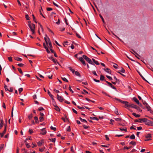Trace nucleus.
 <instances>
[{"label":"nucleus","mask_w":153,"mask_h":153,"mask_svg":"<svg viewBox=\"0 0 153 153\" xmlns=\"http://www.w3.org/2000/svg\"><path fill=\"white\" fill-rule=\"evenodd\" d=\"M114 99L117 101H118L121 102L123 104H125V105L126 107L130 108L131 107V108H135L136 105H135L131 103L128 104V102L126 101H122L120 99L117 98H115Z\"/></svg>","instance_id":"1"},{"label":"nucleus","mask_w":153,"mask_h":153,"mask_svg":"<svg viewBox=\"0 0 153 153\" xmlns=\"http://www.w3.org/2000/svg\"><path fill=\"white\" fill-rule=\"evenodd\" d=\"M145 124L146 125L149 126H153V122L147 119V120H146Z\"/></svg>","instance_id":"2"},{"label":"nucleus","mask_w":153,"mask_h":153,"mask_svg":"<svg viewBox=\"0 0 153 153\" xmlns=\"http://www.w3.org/2000/svg\"><path fill=\"white\" fill-rule=\"evenodd\" d=\"M142 101H143V104L144 105H145V106L146 107V108L148 111H150V108L151 107H150V106L145 101H143V100H142Z\"/></svg>","instance_id":"3"},{"label":"nucleus","mask_w":153,"mask_h":153,"mask_svg":"<svg viewBox=\"0 0 153 153\" xmlns=\"http://www.w3.org/2000/svg\"><path fill=\"white\" fill-rule=\"evenodd\" d=\"M57 98L60 102H61L64 100L63 97L59 96L58 94L57 95Z\"/></svg>","instance_id":"4"},{"label":"nucleus","mask_w":153,"mask_h":153,"mask_svg":"<svg viewBox=\"0 0 153 153\" xmlns=\"http://www.w3.org/2000/svg\"><path fill=\"white\" fill-rule=\"evenodd\" d=\"M28 26L30 29V30L32 32V34H34L35 33V29L33 28L30 25H28Z\"/></svg>","instance_id":"5"},{"label":"nucleus","mask_w":153,"mask_h":153,"mask_svg":"<svg viewBox=\"0 0 153 153\" xmlns=\"http://www.w3.org/2000/svg\"><path fill=\"white\" fill-rule=\"evenodd\" d=\"M79 60L81 61V62L84 65H86L85 62L83 58L82 57H80L79 59Z\"/></svg>","instance_id":"6"},{"label":"nucleus","mask_w":153,"mask_h":153,"mask_svg":"<svg viewBox=\"0 0 153 153\" xmlns=\"http://www.w3.org/2000/svg\"><path fill=\"white\" fill-rule=\"evenodd\" d=\"M86 60L87 61L89 64H90L93 65H94V64L91 61V59L89 58H88Z\"/></svg>","instance_id":"7"},{"label":"nucleus","mask_w":153,"mask_h":153,"mask_svg":"<svg viewBox=\"0 0 153 153\" xmlns=\"http://www.w3.org/2000/svg\"><path fill=\"white\" fill-rule=\"evenodd\" d=\"M41 131H42V132H41V133L42 135H45V134H46V131L45 130V128L42 129L41 130Z\"/></svg>","instance_id":"8"},{"label":"nucleus","mask_w":153,"mask_h":153,"mask_svg":"<svg viewBox=\"0 0 153 153\" xmlns=\"http://www.w3.org/2000/svg\"><path fill=\"white\" fill-rule=\"evenodd\" d=\"M0 129H1L2 127L3 126V124H4V122L2 119H1L0 120Z\"/></svg>","instance_id":"9"},{"label":"nucleus","mask_w":153,"mask_h":153,"mask_svg":"<svg viewBox=\"0 0 153 153\" xmlns=\"http://www.w3.org/2000/svg\"><path fill=\"white\" fill-rule=\"evenodd\" d=\"M14 59L16 60L17 61H21L22 60V59H21V58H20L18 57H14Z\"/></svg>","instance_id":"10"},{"label":"nucleus","mask_w":153,"mask_h":153,"mask_svg":"<svg viewBox=\"0 0 153 153\" xmlns=\"http://www.w3.org/2000/svg\"><path fill=\"white\" fill-rule=\"evenodd\" d=\"M133 99L134 100L137 104H139L140 102L136 98V97H134L133 98Z\"/></svg>","instance_id":"11"},{"label":"nucleus","mask_w":153,"mask_h":153,"mask_svg":"<svg viewBox=\"0 0 153 153\" xmlns=\"http://www.w3.org/2000/svg\"><path fill=\"white\" fill-rule=\"evenodd\" d=\"M104 70L107 73L111 74V70L108 68H106V69H104Z\"/></svg>","instance_id":"12"},{"label":"nucleus","mask_w":153,"mask_h":153,"mask_svg":"<svg viewBox=\"0 0 153 153\" xmlns=\"http://www.w3.org/2000/svg\"><path fill=\"white\" fill-rule=\"evenodd\" d=\"M132 114L134 116L136 117H140V115L139 114H137L136 113H133Z\"/></svg>","instance_id":"13"},{"label":"nucleus","mask_w":153,"mask_h":153,"mask_svg":"<svg viewBox=\"0 0 153 153\" xmlns=\"http://www.w3.org/2000/svg\"><path fill=\"white\" fill-rule=\"evenodd\" d=\"M147 119L146 118H143L142 119H139V120H141L142 121V122H145L146 123V120H147Z\"/></svg>","instance_id":"14"},{"label":"nucleus","mask_w":153,"mask_h":153,"mask_svg":"<svg viewBox=\"0 0 153 153\" xmlns=\"http://www.w3.org/2000/svg\"><path fill=\"white\" fill-rule=\"evenodd\" d=\"M68 68L74 74V72L75 71L74 70L72 69V68L71 67H68Z\"/></svg>","instance_id":"15"},{"label":"nucleus","mask_w":153,"mask_h":153,"mask_svg":"<svg viewBox=\"0 0 153 153\" xmlns=\"http://www.w3.org/2000/svg\"><path fill=\"white\" fill-rule=\"evenodd\" d=\"M79 119L81 120V121L82 122H85L86 123L87 122V121L85 120L84 119H82L81 117H79Z\"/></svg>","instance_id":"16"},{"label":"nucleus","mask_w":153,"mask_h":153,"mask_svg":"<svg viewBox=\"0 0 153 153\" xmlns=\"http://www.w3.org/2000/svg\"><path fill=\"white\" fill-rule=\"evenodd\" d=\"M137 71L138 73L139 74V75L140 76L142 77V78L143 79L145 80V78L141 74L140 72L138 71V70H137Z\"/></svg>","instance_id":"17"},{"label":"nucleus","mask_w":153,"mask_h":153,"mask_svg":"<svg viewBox=\"0 0 153 153\" xmlns=\"http://www.w3.org/2000/svg\"><path fill=\"white\" fill-rule=\"evenodd\" d=\"M135 109H137L140 112H141L142 111V110L140 109V108H139V107L137 106V105L135 108Z\"/></svg>","instance_id":"18"},{"label":"nucleus","mask_w":153,"mask_h":153,"mask_svg":"<svg viewBox=\"0 0 153 153\" xmlns=\"http://www.w3.org/2000/svg\"><path fill=\"white\" fill-rule=\"evenodd\" d=\"M54 107H55V109L57 111H60V109L59 108V107L57 105H56L55 106H54Z\"/></svg>","instance_id":"19"},{"label":"nucleus","mask_w":153,"mask_h":153,"mask_svg":"<svg viewBox=\"0 0 153 153\" xmlns=\"http://www.w3.org/2000/svg\"><path fill=\"white\" fill-rule=\"evenodd\" d=\"M74 73H75V74L76 75L78 76L79 77L80 76V75L79 74V73L77 71H75Z\"/></svg>","instance_id":"20"},{"label":"nucleus","mask_w":153,"mask_h":153,"mask_svg":"<svg viewBox=\"0 0 153 153\" xmlns=\"http://www.w3.org/2000/svg\"><path fill=\"white\" fill-rule=\"evenodd\" d=\"M61 78L64 81L66 82H68V81L65 77H62Z\"/></svg>","instance_id":"21"},{"label":"nucleus","mask_w":153,"mask_h":153,"mask_svg":"<svg viewBox=\"0 0 153 153\" xmlns=\"http://www.w3.org/2000/svg\"><path fill=\"white\" fill-rule=\"evenodd\" d=\"M34 119L35 120V122L36 123H39V120L38 119V117L36 116L34 117Z\"/></svg>","instance_id":"22"},{"label":"nucleus","mask_w":153,"mask_h":153,"mask_svg":"<svg viewBox=\"0 0 153 153\" xmlns=\"http://www.w3.org/2000/svg\"><path fill=\"white\" fill-rule=\"evenodd\" d=\"M111 33H112V34L115 36L120 41L123 42L119 37L117 36L116 35H115L112 31L111 32Z\"/></svg>","instance_id":"23"},{"label":"nucleus","mask_w":153,"mask_h":153,"mask_svg":"<svg viewBox=\"0 0 153 153\" xmlns=\"http://www.w3.org/2000/svg\"><path fill=\"white\" fill-rule=\"evenodd\" d=\"M130 138L132 139H134L135 138V136L134 134H132L130 137Z\"/></svg>","instance_id":"24"},{"label":"nucleus","mask_w":153,"mask_h":153,"mask_svg":"<svg viewBox=\"0 0 153 153\" xmlns=\"http://www.w3.org/2000/svg\"><path fill=\"white\" fill-rule=\"evenodd\" d=\"M104 78H105V77L103 75H100V79L101 80H104Z\"/></svg>","instance_id":"25"},{"label":"nucleus","mask_w":153,"mask_h":153,"mask_svg":"<svg viewBox=\"0 0 153 153\" xmlns=\"http://www.w3.org/2000/svg\"><path fill=\"white\" fill-rule=\"evenodd\" d=\"M151 137V134H148L147 135L145 136L146 138H149Z\"/></svg>","instance_id":"26"},{"label":"nucleus","mask_w":153,"mask_h":153,"mask_svg":"<svg viewBox=\"0 0 153 153\" xmlns=\"http://www.w3.org/2000/svg\"><path fill=\"white\" fill-rule=\"evenodd\" d=\"M90 118L92 120H95L97 121H98L99 120V119L96 117H91Z\"/></svg>","instance_id":"27"},{"label":"nucleus","mask_w":153,"mask_h":153,"mask_svg":"<svg viewBox=\"0 0 153 153\" xmlns=\"http://www.w3.org/2000/svg\"><path fill=\"white\" fill-rule=\"evenodd\" d=\"M130 144H132L133 145H136V143L135 142L131 141L129 143Z\"/></svg>","instance_id":"28"},{"label":"nucleus","mask_w":153,"mask_h":153,"mask_svg":"<svg viewBox=\"0 0 153 153\" xmlns=\"http://www.w3.org/2000/svg\"><path fill=\"white\" fill-rule=\"evenodd\" d=\"M42 141H41V142H39L38 143V146H41L42 144V143H43V142H42Z\"/></svg>","instance_id":"29"},{"label":"nucleus","mask_w":153,"mask_h":153,"mask_svg":"<svg viewBox=\"0 0 153 153\" xmlns=\"http://www.w3.org/2000/svg\"><path fill=\"white\" fill-rule=\"evenodd\" d=\"M38 110L39 111H42V110H44V109L42 108V107H40L39 108Z\"/></svg>","instance_id":"30"},{"label":"nucleus","mask_w":153,"mask_h":153,"mask_svg":"<svg viewBox=\"0 0 153 153\" xmlns=\"http://www.w3.org/2000/svg\"><path fill=\"white\" fill-rule=\"evenodd\" d=\"M18 69L19 72L22 74H23V72H22V71L21 70V69L20 68H18Z\"/></svg>","instance_id":"31"},{"label":"nucleus","mask_w":153,"mask_h":153,"mask_svg":"<svg viewBox=\"0 0 153 153\" xmlns=\"http://www.w3.org/2000/svg\"><path fill=\"white\" fill-rule=\"evenodd\" d=\"M99 16H100V17L101 18V19L103 22V23H104L105 21H104V19L103 18L102 16L100 14H99Z\"/></svg>","instance_id":"32"},{"label":"nucleus","mask_w":153,"mask_h":153,"mask_svg":"<svg viewBox=\"0 0 153 153\" xmlns=\"http://www.w3.org/2000/svg\"><path fill=\"white\" fill-rule=\"evenodd\" d=\"M32 117L33 115L32 114L28 116V118L29 120H30L32 118Z\"/></svg>","instance_id":"33"},{"label":"nucleus","mask_w":153,"mask_h":153,"mask_svg":"<svg viewBox=\"0 0 153 153\" xmlns=\"http://www.w3.org/2000/svg\"><path fill=\"white\" fill-rule=\"evenodd\" d=\"M51 129L52 130H53L54 131H55L56 130V128L55 127H53L52 126L50 127Z\"/></svg>","instance_id":"34"},{"label":"nucleus","mask_w":153,"mask_h":153,"mask_svg":"<svg viewBox=\"0 0 153 153\" xmlns=\"http://www.w3.org/2000/svg\"><path fill=\"white\" fill-rule=\"evenodd\" d=\"M39 119L40 122H42L43 120V118L42 117H40L39 118Z\"/></svg>","instance_id":"35"},{"label":"nucleus","mask_w":153,"mask_h":153,"mask_svg":"<svg viewBox=\"0 0 153 153\" xmlns=\"http://www.w3.org/2000/svg\"><path fill=\"white\" fill-rule=\"evenodd\" d=\"M49 47L50 48V49H52L53 47L51 44V42H49Z\"/></svg>","instance_id":"36"},{"label":"nucleus","mask_w":153,"mask_h":153,"mask_svg":"<svg viewBox=\"0 0 153 153\" xmlns=\"http://www.w3.org/2000/svg\"><path fill=\"white\" fill-rule=\"evenodd\" d=\"M71 85L69 86V90L72 93L74 92V91H72V90L71 89Z\"/></svg>","instance_id":"37"},{"label":"nucleus","mask_w":153,"mask_h":153,"mask_svg":"<svg viewBox=\"0 0 153 153\" xmlns=\"http://www.w3.org/2000/svg\"><path fill=\"white\" fill-rule=\"evenodd\" d=\"M120 129L121 131H124L126 132L127 131V130L126 129H124V128H120Z\"/></svg>","instance_id":"38"},{"label":"nucleus","mask_w":153,"mask_h":153,"mask_svg":"<svg viewBox=\"0 0 153 153\" xmlns=\"http://www.w3.org/2000/svg\"><path fill=\"white\" fill-rule=\"evenodd\" d=\"M82 57L84 58L85 60L87 59L88 58L87 57L86 55H82Z\"/></svg>","instance_id":"39"},{"label":"nucleus","mask_w":153,"mask_h":153,"mask_svg":"<svg viewBox=\"0 0 153 153\" xmlns=\"http://www.w3.org/2000/svg\"><path fill=\"white\" fill-rule=\"evenodd\" d=\"M76 36L79 38H81V36L76 32H75Z\"/></svg>","instance_id":"40"},{"label":"nucleus","mask_w":153,"mask_h":153,"mask_svg":"<svg viewBox=\"0 0 153 153\" xmlns=\"http://www.w3.org/2000/svg\"><path fill=\"white\" fill-rule=\"evenodd\" d=\"M46 36L48 38V39H47L48 42L49 43V42H51L49 38L47 36V35H46Z\"/></svg>","instance_id":"41"},{"label":"nucleus","mask_w":153,"mask_h":153,"mask_svg":"<svg viewBox=\"0 0 153 153\" xmlns=\"http://www.w3.org/2000/svg\"><path fill=\"white\" fill-rule=\"evenodd\" d=\"M44 39L46 42V43L47 45L48 46V43L47 39L45 37L44 38Z\"/></svg>","instance_id":"42"},{"label":"nucleus","mask_w":153,"mask_h":153,"mask_svg":"<svg viewBox=\"0 0 153 153\" xmlns=\"http://www.w3.org/2000/svg\"><path fill=\"white\" fill-rule=\"evenodd\" d=\"M23 91V88H21L19 89V93L20 94L21 92Z\"/></svg>","instance_id":"43"},{"label":"nucleus","mask_w":153,"mask_h":153,"mask_svg":"<svg viewBox=\"0 0 153 153\" xmlns=\"http://www.w3.org/2000/svg\"><path fill=\"white\" fill-rule=\"evenodd\" d=\"M4 144H1L0 147V151L3 149L4 146Z\"/></svg>","instance_id":"44"},{"label":"nucleus","mask_w":153,"mask_h":153,"mask_svg":"<svg viewBox=\"0 0 153 153\" xmlns=\"http://www.w3.org/2000/svg\"><path fill=\"white\" fill-rule=\"evenodd\" d=\"M8 59L9 60V61L10 62H12V58L11 57H8Z\"/></svg>","instance_id":"45"},{"label":"nucleus","mask_w":153,"mask_h":153,"mask_svg":"<svg viewBox=\"0 0 153 153\" xmlns=\"http://www.w3.org/2000/svg\"><path fill=\"white\" fill-rule=\"evenodd\" d=\"M17 65L19 67H22L24 65V64L22 63H19L17 64Z\"/></svg>","instance_id":"46"},{"label":"nucleus","mask_w":153,"mask_h":153,"mask_svg":"<svg viewBox=\"0 0 153 153\" xmlns=\"http://www.w3.org/2000/svg\"><path fill=\"white\" fill-rule=\"evenodd\" d=\"M114 112L117 115H118L119 114L118 112V111L116 109H115V110L114 111Z\"/></svg>","instance_id":"47"},{"label":"nucleus","mask_w":153,"mask_h":153,"mask_svg":"<svg viewBox=\"0 0 153 153\" xmlns=\"http://www.w3.org/2000/svg\"><path fill=\"white\" fill-rule=\"evenodd\" d=\"M48 94L49 95V96L50 97H52V95L51 93L49 91V90H48Z\"/></svg>","instance_id":"48"},{"label":"nucleus","mask_w":153,"mask_h":153,"mask_svg":"<svg viewBox=\"0 0 153 153\" xmlns=\"http://www.w3.org/2000/svg\"><path fill=\"white\" fill-rule=\"evenodd\" d=\"M25 18L27 20H29V17L27 14H26L25 15Z\"/></svg>","instance_id":"49"},{"label":"nucleus","mask_w":153,"mask_h":153,"mask_svg":"<svg viewBox=\"0 0 153 153\" xmlns=\"http://www.w3.org/2000/svg\"><path fill=\"white\" fill-rule=\"evenodd\" d=\"M83 127L85 129H87L89 127V126H86L85 125H83Z\"/></svg>","instance_id":"50"},{"label":"nucleus","mask_w":153,"mask_h":153,"mask_svg":"<svg viewBox=\"0 0 153 153\" xmlns=\"http://www.w3.org/2000/svg\"><path fill=\"white\" fill-rule=\"evenodd\" d=\"M67 131H71V128L70 126H68L67 129Z\"/></svg>","instance_id":"51"},{"label":"nucleus","mask_w":153,"mask_h":153,"mask_svg":"<svg viewBox=\"0 0 153 153\" xmlns=\"http://www.w3.org/2000/svg\"><path fill=\"white\" fill-rule=\"evenodd\" d=\"M32 16H33V20L34 21V22H35L36 23H37V22H36V19H35V16H34V15H32Z\"/></svg>","instance_id":"52"},{"label":"nucleus","mask_w":153,"mask_h":153,"mask_svg":"<svg viewBox=\"0 0 153 153\" xmlns=\"http://www.w3.org/2000/svg\"><path fill=\"white\" fill-rule=\"evenodd\" d=\"M52 103L54 106L56 105V103L55 101V100H54V101H52Z\"/></svg>","instance_id":"53"},{"label":"nucleus","mask_w":153,"mask_h":153,"mask_svg":"<svg viewBox=\"0 0 153 153\" xmlns=\"http://www.w3.org/2000/svg\"><path fill=\"white\" fill-rule=\"evenodd\" d=\"M120 71L121 72L124 73H125V70L123 68H122V69L120 70Z\"/></svg>","instance_id":"54"},{"label":"nucleus","mask_w":153,"mask_h":153,"mask_svg":"<svg viewBox=\"0 0 153 153\" xmlns=\"http://www.w3.org/2000/svg\"><path fill=\"white\" fill-rule=\"evenodd\" d=\"M52 10L53 9L51 8L48 7L47 8V10L48 11Z\"/></svg>","instance_id":"55"},{"label":"nucleus","mask_w":153,"mask_h":153,"mask_svg":"<svg viewBox=\"0 0 153 153\" xmlns=\"http://www.w3.org/2000/svg\"><path fill=\"white\" fill-rule=\"evenodd\" d=\"M106 76L107 77V78H108L110 80H112V77L110 76H108V75H106Z\"/></svg>","instance_id":"56"},{"label":"nucleus","mask_w":153,"mask_h":153,"mask_svg":"<svg viewBox=\"0 0 153 153\" xmlns=\"http://www.w3.org/2000/svg\"><path fill=\"white\" fill-rule=\"evenodd\" d=\"M77 107L78 108H79V109H83L85 108L84 107H80L79 106H78Z\"/></svg>","instance_id":"57"},{"label":"nucleus","mask_w":153,"mask_h":153,"mask_svg":"<svg viewBox=\"0 0 153 153\" xmlns=\"http://www.w3.org/2000/svg\"><path fill=\"white\" fill-rule=\"evenodd\" d=\"M92 73L93 74H94V75H96V76H97V74L95 71H92Z\"/></svg>","instance_id":"58"},{"label":"nucleus","mask_w":153,"mask_h":153,"mask_svg":"<svg viewBox=\"0 0 153 153\" xmlns=\"http://www.w3.org/2000/svg\"><path fill=\"white\" fill-rule=\"evenodd\" d=\"M29 132L30 134H31L33 133V131L32 129H29Z\"/></svg>","instance_id":"59"},{"label":"nucleus","mask_w":153,"mask_h":153,"mask_svg":"<svg viewBox=\"0 0 153 153\" xmlns=\"http://www.w3.org/2000/svg\"><path fill=\"white\" fill-rule=\"evenodd\" d=\"M93 79L94 81L97 82H99L100 81L99 80L95 79L94 78H93Z\"/></svg>","instance_id":"60"},{"label":"nucleus","mask_w":153,"mask_h":153,"mask_svg":"<svg viewBox=\"0 0 153 153\" xmlns=\"http://www.w3.org/2000/svg\"><path fill=\"white\" fill-rule=\"evenodd\" d=\"M114 79L115 80H116V81H117V82H119V79H117L115 76H114Z\"/></svg>","instance_id":"61"},{"label":"nucleus","mask_w":153,"mask_h":153,"mask_svg":"<svg viewBox=\"0 0 153 153\" xmlns=\"http://www.w3.org/2000/svg\"><path fill=\"white\" fill-rule=\"evenodd\" d=\"M4 87L6 91H8V89L7 88V86L6 85H4Z\"/></svg>","instance_id":"62"},{"label":"nucleus","mask_w":153,"mask_h":153,"mask_svg":"<svg viewBox=\"0 0 153 153\" xmlns=\"http://www.w3.org/2000/svg\"><path fill=\"white\" fill-rule=\"evenodd\" d=\"M53 4L55 5V6H56V7H59V6L58 5H57V4H56V3H55L54 2H53Z\"/></svg>","instance_id":"63"},{"label":"nucleus","mask_w":153,"mask_h":153,"mask_svg":"<svg viewBox=\"0 0 153 153\" xmlns=\"http://www.w3.org/2000/svg\"><path fill=\"white\" fill-rule=\"evenodd\" d=\"M60 23V20L59 19H58V21L56 22V23L57 25H59Z\"/></svg>","instance_id":"64"}]
</instances>
